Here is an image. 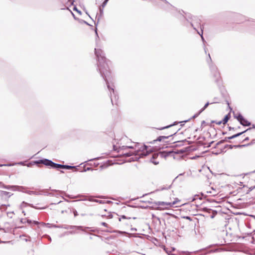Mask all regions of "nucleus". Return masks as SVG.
<instances>
[{
  "mask_svg": "<svg viewBox=\"0 0 255 255\" xmlns=\"http://www.w3.org/2000/svg\"><path fill=\"white\" fill-rule=\"evenodd\" d=\"M95 53L98 60V68L101 76L106 82L107 87L110 91L111 100L113 105H117V96L115 94L113 87H111L108 82V78L110 75L109 63L110 61L108 60L103 50L100 48H95Z\"/></svg>",
  "mask_w": 255,
  "mask_h": 255,
  "instance_id": "obj_1",
  "label": "nucleus"
},
{
  "mask_svg": "<svg viewBox=\"0 0 255 255\" xmlns=\"http://www.w3.org/2000/svg\"><path fill=\"white\" fill-rule=\"evenodd\" d=\"M139 144L135 145V146H120L118 152H120L121 150H127L128 149H134L132 151L122 152V154L127 157H129L132 155H138L140 158L147 156L149 152L147 150V146L145 145H141L140 147Z\"/></svg>",
  "mask_w": 255,
  "mask_h": 255,
  "instance_id": "obj_2",
  "label": "nucleus"
},
{
  "mask_svg": "<svg viewBox=\"0 0 255 255\" xmlns=\"http://www.w3.org/2000/svg\"><path fill=\"white\" fill-rule=\"evenodd\" d=\"M240 123L243 126H249L251 125V123L246 120L240 114L238 116H234Z\"/></svg>",
  "mask_w": 255,
  "mask_h": 255,
  "instance_id": "obj_3",
  "label": "nucleus"
},
{
  "mask_svg": "<svg viewBox=\"0 0 255 255\" xmlns=\"http://www.w3.org/2000/svg\"><path fill=\"white\" fill-rule=\"evenodd\" d=\"M180 200L178 198L175 199L174 201L172 202H157L156 204L159 206H167L169 207H173L174 205L177 204Z\"/></svg>",
  "mask_w": 255,
  "mask_h": 255,
  "instance_id": "obj_4",
  "label": "nucleus"
},
{
  "mask_svg": "<svg viewBox=\"0 0 255 255\" xmlns=\"http://www.w3.org/2000/svg\"><path fill=\"white\" fill-rule=\"evenodd\" d=\"M38 163H42L46 166L52 167L53 161L47 159H44L39 160L37 162Z\"/></svg>",
  "mask_w": 255,
  "mask_h": 255,
  "instance_id": "obj_5",
  "label": "nucleus"
},
{
  "mask_svg": "<svg viewBox=\"0 0 255 255\" xmlns=\"http://www.w3.org/2000/svg\"><path fill=\"white\" fill-rule=\"evenodd\" d=\"M209 103H207L204 106V107L203 108H202L200 111L198 113L194 115L192 118L191 119H194L196 117H197L203 111L205 110V109L209 106Z\"/></svg>",
  "mask_w": 255,
  "mask_h": 255,
  "instance_id": "obj_6",
  "label": "nucleus"
},
{
  "mask_svg": "<svg viewBox=\"0 0 255 255\" xmlns=\"http://www.w3.org/2000/svg\"><path fill=\"white\" fill-rule=\"evenodd\" d=\"M230 117V116L229 114L226 115L222 121L217 123V124L219 125H221V124H223L224 125L226 124L228 121Z\"/></svg>",
  "mask_w": 255,
  "mask_h": 255,
  "instance_id": "obj_7",
  "label": "nucleus"
},
{
  "mask_svg": "<svg viewBox=\"0 0 255 255\" xmlns=\"http://www.w3.org/2000/svg\"><path fill=\"white\" fill-rule=\"evenodd\" d=\"M158 154L154 153L152 154V158L150 159V161L155 165H157L159 163V161L155 160L158 157Z\"/></svg>",
  "mask_w": 255,
  "mask_h": 255,
  "instance_id": "obj_8",
  "label": "nucleus"
},
{
  "mask_svg": "<svg viewBox=\"0 0 255 255\" xmlns=\"http://www.w3.org/2000/svg\"><path fill=\"white\" fill-rule=\"evenodd\" d=\"M65 229H76L77 230H83V227L82 226H66L64 227Z\"/></svg>",
  "mask_w": 255,
  "mask_h": 255,
  "instance_id": "obj_9",
  "label": "nucleus"
},
{
  "mask_svg": "<svg viewBox=\"0 0 255 255\" xmlns=\"http://www.w3.org/2000/svg\"><path fill=\"white\" fill-rule=\"evenodd\" d=\"M13 188H16V191L22 192L25 191V190L26 189V187L24 186H16L13 185Z\"/></svg>",
  "mask_w": 255,
  "mask_h": 255,
  "instance_id": "obj_10",
  "label": "nucleus"
},
{
  "mask_svg": "<svg viewBox=\"0 0 255 255\" xmlns=\"http://www.w3.org/2000/svg\"><path fill=\"white\" fill-rule=\"evenodd\" d=\"M251 129V128H248L247 129L245 130V131H242V132H239V133H237V134H234V135H233L231 136V138H232V139H234V138H236V137H238V136H239L240 135H242V134L243 133H244V132H247V131H248L249 130H250Z\"/></svg>",
  "mask_w": 255,
  "mask_h": 255,
  "instance_id": "obj_11",
  "label": "nucleus"
},
{
  "mask_svg": "<svg viewBox=\"0 0 255 255\" xmlns=\"http://www.w3.org/2000/svg\"><path fill=\"white\" fill-rule=\"evenodd\" d=\"M63 165L55 163L54 162H53L52 163V168H63Z\"/></svg>",
  "mask_w": 255,
  "mask_h": 255,
  "instance_id": "obj_12",
  "label": "nucleus"
},
{
  "mask_svg": "<svg viewBox=\"0 0 255 255\" xmlns=\"http://www.w3.org/2000/svg\"><path fill=\"white\" fill-rule=\"evenodd\" d=\"M210 69H211L212 71L215 72V75L216 76H217L219 75V73L217 72L218 71L217 68V67L216 66H212L210 67Z\"/></svg>",
  "mask_w": 255,
  "mask_h": 255,
  "instance_id": "obj_13",
  "label": "nucleus"
},
{
  "mask_svg": "<svg viewBox=\"0 0 255 255\" xmlns=\"http://www.w3.org/2000/svg\"><path fill=\"white\" fill-rule=\"evenodd\" d=\"M99 9H100V14L98 15V14L97 15V17H98V21H99L101 17L102 16V15L103 14V8L102 7V6L100 7Z\"/></svg>",
  "mask_w": 255,
  "mask_h": 255,
  "instance_id": "obj_14",
  "label": "nucleus"
},
{
  "mask_svg": "<svg viewBox=\"0 0 255 255\" xmlns=\"http://www.w3.org/2000/svg\"><path fill=\"white\" fill-rule=\"evenodd\" d=\"M23 192L27 193L29 195H38V193L34 191H30V190H25V191H23Z\"/></svg>",
  "mask_w": 255,
  "mask_h": 255,
  "instance_id": "obj_15",
  "label": "nucleus"
},
{
  "mask_svg": "<svg viewBox=\"0 0 255 255\" xmlns=\"http://www.w3.org/2000/svg\"><path fill=\"white\" fill-rule=\"evenodd\" d=\"M175 133V132L173 133H171L170 135L167 136H160L159 137H158L157 140H158V141H161V140L162 139H166L169 136H170L171 135H172L173 134H174Z\"/></svg>",
  "mask_w": 255,
  "mask_h": 255,
  "instance_id": "obj_16",
  "label": "nucleus"
},
{
  "mask_svg": "<svg viewBox=\"0 0 255 255\" xmlns=\"http://www.w3.org/2000/svg\"><path fill=\"white\" fill-rule=\"evenodd\" d=\"M1 193L2 196H8V197L12 195V194H10L9 192L5 191H1Z\"/></svg>",
  "mask_w": 255,
  "mask_h": 255,
  "instance_id": "obj_17",
  "label": "nucleus"
},
{
  "mask_svg": "<svg viewBox=\"0 0 255 255\" xmlns=\"http://www.w3.org/2000/svg\"><path fill=\"white\" fill-rule=\"evenodd\" d=\"M29 205L30 206V207H32V208H36L32 204H29L26 202H25L24 201H23L21 204V207H24L26 206V205Z\"/></svg>",
  "mask_w": 255,
  "mask_h": 255,
  "instance_id": "obj_18",
  "label": "nucleus"
},
{
  "mask_svg": "<svg viewBox=\"0 0 255 255\" xmlns=\"http://www.w3.org/2000/svg\"><path fill=\"white\" fill-rule=\"evenodd\" d=\"M13 185H4L3 184H2L1 187L6 189H11V188H13Z\"/></svg>",
  "mask_w": 255,
  "mask_h": 255,
  "instance_id": "obj_19",
  "label": "nucleus"
},
{
  "mask_svg": "<svg viewBox=\"0 0 255 255\" xmlns=\"http://www.w3.org/2000/svg\"><path fill=\"white\" fill-rule=\"evenodd\" d=\"M75 168V166H72L70 165H63V169H71L72 168Z\"/></svg>",
  "mask_w": 255,
  "mask_h": 255,
  "instance_id": "obj_20",
  "label": "nucleus"
},
{
  "mask_svg": "<svg viewBox=\"0 0 255 255\" xmlns=\"http://www.w3.org/2000/svg\"><path fill=\"white\" fill-rule=\"evenodd\" d=\"M198 199H199V200H201V198L200 197L199 195H194V196L193 197L192 199V201H195L196 200H197Z\"/></svg>",
  "mask_w": 255,
  "mask_h": 255,
  "instance_id": "obj_21",
  "label": "nucleus"
},
{
  "mask_svg": "<svg viewBox=\"0 0 255 255\" xmlns=\"http://www.w3.org/2000/svg\"><path fill=\"white\" fill-rule=\"evenodd\" d=\"M230 139H232V138H231V136H229V137H226L225 138V139L224 140H222L220 141V142L222 143L224 141H228Z\"/></svg>",
  "mask_w": 255,
  "mask_h": 255,
  "instance_id": "obj_22",
  "label": "nucleus"
},
{
  "mask_svg": "<svg viewBox=\"0 0 255 255\" xmlns=\"http://www.w3.org/2000/svg\"><path fill=\"white\" fill-rule=\"evenodd\" d=\"M89 201H93L94 202H96L99 203L100 204H103V203H104V201H103L102 200H96V199H95L94 200H92L91 199H89Z\"/></svg>",
  "mask_w": 255,
  "mask_h": 255,
  "instance_id": "obj_23",
  "label": "nucleus"
},
{
  "mask_svg": "<svg viewBox=\"0 0 255 255\" xmlns=\"http://www.w3.org/2000/svg\"><path fill=\"white\" fill-rule=\"evenodd\" d=\"M109 0H105L103 2L102 4V7H103V8H104V7L106 5L108 1Z\"/></svg>",
  "mask_w": 255,
  "mask_h": 255,
  "instance_id": "obj_24",
  "label": "nucleus"
},
{
  "mask_svg": "<svg viewBox=\"0 0 255 255\" xmlns=\"http://www.w3.org/2000/svg\"><path fill=\"white\" fill-rule=\"evenodd\" d=\"M245 146V145H237V146H236V145H227L226 146V147L228 146V147H229L230 148L232 149L234 146L235 147V146Z\"/></svg>",
  "mask_w": 255,
  "mask_h": 255,
  "instance_id": "obj_25",
  "label": "nucleus"
},
{
  "mask_svg": "<svg viewBox=\"0 0 255 255\" xmlns=\"http://www.w3.org/2000/svg\"><path fill=\"white\" fill-rule=\"evenodd\" d=\"M6 205H4V204H2L0 206V210H1V211L4 210V207Z\"/></svg>",
  "mask_w": 255,
  "mask_h": 255,
  "instance_id": "obj_26",
  "label": "nucleus"
},
{
  "mask_svg": "<svg viewBox=\"0 0 255 255\" xmlns=\"http://www.w3.org/2000/svg\"><path fill=\"white\" fill-rule=\"evenodd\" d=\"M172 126H173L172 125H170L169 126H166L165 127H163V128H160V129H165V128H168L169 127H172Z\"/></svg>",
  "mask_w": 255,
  "mask_h": 255,
  "instance_id": "obj_27",
  "label": "nucleus"
},
{
  "mask_svg": "<svg viewBox=\"0 0 255 255\" xmlns=\"http://www.w3.org/2000/svg\"><path fill=\"white\" fill-rule=\"evenodd\" d=\"M201 38L203 42H205V39L203 36V30L201 29Z\"/></svg>",
  "mask_w": 255,
  "mask_h": 255,
  "instance_id": "obj_28",
  "label": "nucleus"
},
{
  "mask_svg": "<svg viewBox=\"0 0 255 255\" xmlns=\"http://www.w3.org/2000/svg\"><path fill=\"white\" fill-rule=\"evenodd\" d=\"M122 219H127V218L125 215H123L121 218H119V221H121Z\"/></svg>",
  "mask_w": 255,
  "mask_h": 255,
  "instance_id": "obj_29",
  "label": "nucleus"
},
{
  "mask_svg": "<svg viewBox=\"0 0 255 255\" xmlns=\"http://www.w3.org/2000/svg\"><path fill=\"white\" fill-rule=\"evenodd\" d=\"M73 9H74V10L77 11L78 13H81V11H79V10H78L77 9V7H76L75 6L74 7Z\"/></svg>",
  "mask_w": 255,
  "mask_h": 255,
  "instance_id": "obj_30",
  "label": "nucleus"
},
{
  "mask_svg": "<svg viewBox=\"0 0 255 255\" xmlns=\"http://www.w3.org/2000/svg\"><path fill=\"white\" fill-rule=\"evenodd\" d=\"M120 233L121 234H127L129 235V236H131L130 234H128V233H127V232H120Z\"/></svg>",
  "mask_w": 255,
  "mask_h": 255,
  "instance_id": "obj_31",
  "label": "nucleus"
},
{
  "mask_svg": "<svg viewBox=\"0 0 255 255\" xmlns=\"http://www.w3.org/2000/svg\"><path fill=\"white\" fill-rule=\"evenodd\" d=\"M69 1L72 4H73L74 0H69Z\"/></svg>",
  "mask_w": 255,
  "mask_h": 255,
  "instance_id": "obj_32",
  "label": "nucleus"
},
{
  "mask_svg": "<svg viewBox=\"0 0 255 255\" xmlns=\"http://www.w3.org/2000/svg\"><path fill=\"white\" fill-rule=\"evenodd\" d=\"M46 236L47 237V238L48 239V240L51 241V238H50V236H48V235H46Z\"/></svg>",
  "mask_w": 255,
  "mask_h": 255,
  "instance_id": "obj_33",
  "label": "nucleus"
},
{
  "mask_svg": "<svg viewBox=\"0 0 255 255\" xmlns=\"http://www.w3.org/2000/svg\"><path fill=\"white\" fill-rule=\"evenodd\" d=\"M102 225L104 226H107V224L106 223H105V222H102Z\"/></svg>",
  "mask_w": 255,
  "mask_h": 255,
  "instance_id": "obj_34",
  "label": "nucleus"
},
{
  "mask_svg": "<svg viewBox=\"0 0 255 255\" xmlns=\"http://www.w3.org/2000/svg\"><path fill=\"white\" fill-rule=\"evenodd\" d=\"M189 120H185V121H183V122H180V123H186V122H188V121H189Z\"/></svg>",
  "mask_w": 255,
  "mask_h": 255,
  "instance_id": "obj_35",
  "label": "nucleus"
},
{
  "mask_svg": "<svg viewBox=\"0 0 255 255\" xmlns=\"http://www.w3.org/2000/svg\"><path fill=\"white\" fill-rule=\"evenodd\" d=\"M131 231H136V229L135 228H131Z\"/></svg>",
  "mask_w": 255,
  "mask_h": 255,
  "instance_id": "obj_36",
  "label": "nucleus"
},
{
  "mask_svg": "<svg viewBox=\"0 0 255 255\" xmlns=\"http://www.w3.org/2000/svg\"><path fill=\"white\" fill-rule=\"evenodd\" d=\"M27 223H29V224H30V223H31V221L29 220H27Z\"/></svg>",
  "mask_w": 255,
  "mask_h": 255,
  "instance_id": "obj_37",
  "label": "nucleus"
},
{
  "mask_svg": "<svg viewBox=\"0 0 255 255\" xmlns=\"http://www.w3.org/2000/svg\"><path fill=\"white\" fill-rule=\"evenodd\" d=\"M53 227H55V228H60L59 226H56V225H53Z\"/></svg>",
  "mask_w": 255,
  "mask_h": 255,
  "instance_id": "obj_38",
  "label": "nucleus"
},
{
  "mask_svg": "<svg viewBox=\"0 0 255 255\" xmlns=\"http://www.w3.org/2000/svg\"><path fill=\"white\" fill-rule=\"evenodd\" d=\"M77 212L75 211L74 212V215H75V216H77Z\"/></svg>",
  "mask_w": 255,
  "mask_h": 255,
  "instance_id": "obj_39",
  "label": "nucleus"
},
{
  "mask_svg": "<svg viewBox=\"0 0 255 255\" xmlns=\"http://www.w3.org/2000/svg\"><path fill=\"white\" fill-rule=\"evenodd\" d=\"M208 56H209L210 60L211 61V58L210 54H208Z\"/></svg>",
  "mask_w": 255,
  "mask_h": 255,
  "instance_id": "obj_40",
  "label": "nucleus"
},
{
  "mask_svg": "<svg viewBox=\"0 0 255 255\" xmlns=\"http://www.w3.org/2000/svg\"><path fill=\"white\" fill-rule=\"evenodd\" d=\"M83 22L86 23L87 25H89V24L86 21H83Z\"/></svg>",
  "mask_w": 255,
  "mask_h": 255,
  "instance_id": "obj_41",
  "label": "nucleus"
},
{
  "mask_svg": "<svg viewBox=\"0 0 255 255\" xmlns=\"http://www.w3.org/2000/svg\"><path fill=\"white\" fill-rule=\"evenodd\" d=\"M249 140V137H246V138H245L244 140Z\"/></svg>",
  "mask_w": 255,
  "mask_h": 255,
  "instance_id": "obj_42",
  "label": "nucleus"
},
{
  "mask_svg": "<svg viewBox=\"0 0 255 255\" xmlns=\"http://www.w3.org/2000/svg\"><path fill=\"white\" fill-rule=\"evenodd\" d=\"M2 184H3V183H2V182H0V187H1V186H2Z\"/></svg>",
  "mask_w": 255,
  "mask_h": 255,
  "instance_id": "obj_43",
  "label": "nucleus"
},
{
  "mask_svg": "<svg viewBox=\"0 0 255 255\" xmlns=\"http://www.w3.org/2000/svg\"><path fill=\"white\" fill-rule=\"evenodd\" d=\"M11 189L13 191H16V188H11Z\"/></svg>",
  "mask_w": 255,
  "mask_h": 255,
  "instance_id": "obj_44",
  "label": "nucleus"
},
{
  "mask_svg": "<svg viewBox=\"0 0 255 255\" xmlns=\"http://www.w3.org/2000/svg\"><path fill=\"white\" fill-rule=\"evenodd\" d=\"M34 223L35 224H38V222H37V221H34Z\"/></svg>",
  "mask_w": 255,
  "mask_h": 255,
  "instance_id": "obj_45",
  "label": "nucleus"
},
{
  "mask_svg": "<svg viewBox=\"0 0 255 255\" xmlns=\"http://www.w3.org/2000/svg\"><path fill=\"white\" fill-rule=\"evenodd\" d=\"M251 128V129H252V128H255V125H253V127H252V128Z\"/></svg>",
  "mask_w": 255,
  "mask_h": 255,
  "instance_id": "obj_46",
  "label": "nucleus"
},
{
  "mask_svg": "<svg viewBox=\"0 0 255 255\" xmlns=\"http://www.w3.org/2000/svg\"><path fill=\"white\" fill-rule=\"evenodd\" d=\"M6 164H4V165L0 164V166H6Z\"/></svg>",
  "mask_w": 255,
  "mask_h": 255,
  "instance_id": "obj_47",
  "label": "nucleus"
},
{
  "mask_svg": "<svg viewBox=\"0 0 255 255\" xmlns=\"http://www.w3.org/2000/svg\"><path fill=\"white\" fill-rule=\"evenodd\" d=\"M186 218L187 219H190V218L189 217H186Z\"/></svg>",
  "mask_w": 255,
  "mask_h": 255,
  "instance_id": "obj_48",
  "label": "nucleus"
},
{
  "mask_svg": "<svg viewBox=\"0 0 255 255\" xmlns=\"http://www.w3.org/2000/svg\"><path fill=\"white\" fill-rule=\"evenodd\" d=\"M198 34L201 36V33L198 32Z\"/></svg>",
  "mask_w": 255,
  "mask_h": 255,
  "instance_id": "obj_49",
  "label": "nucleus"
},
{
  "mask_svg": "<svg viewBox=\"0 0 255 255\" xmlns=\"http://www.w3.org/2000/svg\"><path fill=\"white\" fill-rule=\"evenodd\" d=\"M90 169H91L90 168L88 167V168H87V170H89Z\"/></svg>",
  "mask_w": 255,
  "mask_h": 255,
  "instance_id": "obj_50",
  "label": "nucleus"
},
{
  "mask_svg": "<svg viewBox=\"0 0 255 255\" xmlns=\"http://www.w3.org/2000/svg\"><path fill=\"white\" fill-rule=\"evenodd\" d=\"M207 193H212V192L211 191H207Z\"/></svg>",
  "mask_w": 255,
  "mask_h": 255,
  "instance_id": "obj_51",
  "label": "nucleus"
},
{
  "mask_svg": "<svg viewBox=\"0 0 255 255\" xmlns=\"http://www.w3.org/2000/svg\"><path fill=\"white\" fill-rule=\"evenodd\" d=\"M95 32H96V34L98 35L97 30H95Z\"/></svg>",
  "mask_w": 255,
  "mask_h": 255,
  "instance_id": "obj_52",
  "label": "nucleus"
},
{
  "mask_svg": "<svg viewBox=\"0 0 255 255\" xmlns=\"http://www.w3.org/2000/svg\"><path fill=\"white\" fill-rule=\"evenodd\" d=\"M24 240L27 242V241H28L27 239H25Z\"/></svg>",
  "mask_w": 255,
  "mask_h": 255,
  "instance_id": "obj_53",
  "label": "nucleus"
},
{
  "mask_svg": "<svg viewBox=\"0 0 255 255\" xmlns=\"http://www.w3.org/2000/svg\"><path fill=\"white\" fill-rule=\"evenodd\" d=\"M234 128H230V130H231V129H233Z\"/></svg>",
  "mask_w": 255,
  "mask_h": 255,
  "instance_id": "obj_54",
  "label": "nucleus"
},
{
  "mask_svg": "<svg viewBox=\"0 0 255 255\" xmlns=\"http://www.w3.org/2000/svg\"><path fill=\"white\" fill-rule=\"evenodd\" d=\"M19 164H22L23 163H22V162H20V163H19Z\"/></svg>",
  "mask_w": 255,
  "mask_h": 255,
  "instance_id": "obj_55",
  "label": "nucleus"
},
{
  "mask_svg": "<svg viewBox=\"0 0 255 255\" xmlns=\"http://www.w3.org/2000/svg\"><path fill=\"white\" fill-rule=\"evenodd\" d=\"M70 233L71 234H73V233H74V232H70Z\"/></svg>",
  "mask_w": 255,
  "mask_h": 255,
  "instance_id": "obj_56",
  "label": "nucleus"
},
{
  "mask_svg": "<svg viewBox=\"0 0 255 255\" xmlns=\"http://www.w3.org/2000/svg\"><path fill=\"white\" fill-rule=\"evenodd\" d=\"M191 25H192V26H193L192 23H191Z\"/></svg>",
  "mask_w": 255,
  "mask_h": 255,
  "instance_id": "obj_57",
  "label": "nucleus"
},
{
  "mask_svg": "<svg viewBox=\"0 0 255 255\" xmlns=\"http://www.w3.org/2000/svg\"><path fill=\"white\" fill-rule=\"evenodd\" d=\"M204 50H205V52H206V48H204Z\"/></svg>",
  "mask_w": 255,
  "mask_h": 255,
  "instance_id": "obj_58",
  "label": "nucleus"
},
{
  "mask_svg": "<svg viewBox=\"0 0 255 255\" xmlns=\"http://www.w3.org/2000/svg\"><path fill=\"white\" fill-rule=\"evenodd\" d=\"M61 172L63 173L64 171H61Z\"/></svg>",
  "mask_w": 255,
  "mask_h": 255,
  "instance_id": "obj_59",
  "label": "nucleus"
},
{
  "mask_svg": "<svg viewBox=\"0 0 255 255\" xmlns=\"http://www.w3.org/2000/svg\"><path fill=\"white\" fill-rule=\"evenodd\" d=\"M171 255H174V254H171Z\"/></svg>",
  "mask_w": 255,
  "mask_h": 255,
  "instance_id": "obj_60",
  "label": "nucleus"
}]
</instances>
